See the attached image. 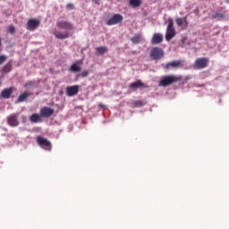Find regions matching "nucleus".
<instances>
[{"label": "nucleus", "instance_id": "obj_30", "mask_svg": "<svg viewBox=\"0 0 229 229\" xmlns=\"http://www.w3.org/2000/svg\"><path fill=\"white\" fill-rule=\"evenodd\" d=\"M136 105L137 106H142V101H137Z\"/></svg>", "mask_w": 229, "mask_h": 229}, {"label": "nucleus", "instance_id": "obj_28", "mask_svg": "<svg viewBox=\"0 0 229 229\" xmlns=\"http://www.w3.org/2000/svg\"><path fill=\"white\" fill-rule=\"evenodd\" d=\"M9 33H11L12 35L15 33V27L13 25L9 26Z\"/></svg>", "mask_w": 229, "mask_h": 229}, {"label": "nucleus", "instance_id": "obj_26", "mask_svg": "<svg viewBox=\"0 0 229 229\" xmlns=\"http://www.w3.org/2000/svg\"><path fill=\"white\" fill-rule=\"evenodd\" d=\"M225 17V14L216 13L214 14V19H223Z\"/></svg>", "mask_w": 229, "mask_h": 229}, {"label": "nucleus", "instance_id": "obj_6", "mask_svg": "<svg viewBox=\"0 0 229 229\" xmlns=\"http://www.w3.org/2000/svg\"><path fill=\"white\" fill-rule=\"evenodd\" d=\"M124 17L122 16L121 13H115L113 15L112 18H110L106 22V26H115V24H119L120 22H123V20Z\"/></svg>", "mask_w": 229, "mask_h": 229}, {"label": "nucleus", "instance_id": "obj_18", "mask_svg": "<svg viewBox=\"0 0 229 229\" xmlns=\"http://www.w3.org/2000/svg\"><path fill=\"white\" fill-rule=\"evenodd\" d=\"M30 96H31V93L25 91L22 94H21L16 101V103H24V101H26V99H28V98H30Z\"/></svg>", "mask_w": 229, "mask_h": 229}, {"label": "nucleus", "instance_id": "obj_22", "mask_svg": "<svg viewBox=\"0 0 229 229\" xmlns=\"http://www.w3.org/2000/svg\"><path fill=\"white\" fill-rule=\"evenodd\" d=\"M96 49L98 55H105V53H108V47H98Z\"/></svg>", "mask_w": 229, "mask_h": 229}, {"label": "nucleus", "instance_id": "obj_5", "mask_svg": "<svg viewBox=\"0 0 229 229\" xmlns=\"http://www.w3.org/2000/svg\"><path fill=\"white\" fill-rule=\"evenodd\" d=\"M56 27L59 28V30H66L67 31H71L74 30V26L72 25V22L68 21H56Z\"/></svg>", "mask_w": 229, "mask_h": 229}, {"label": "nucleus", "instance_id": "obj_19", "mask_svg": "<svg viewBox=\"0 0 229 229\" xmlns=\"http://www.w3.org/2000/svg\"><path fill=\"white\" fill-rule=\"evenodd\" d=\"M131 42H132V44H140V42H142V35H140V34H135V35L131 38Z\"/></svg>", "mask_w": 229, "mask_h": 229}, {"label": "nucleus", "instance_id": "obj_24", "mask_svg": "<svg viewBox=\"0 0 229 229\" xmlns=\"http://www.w3.org/2000/svg\"><path fill=\"white\" fill-rule=\"evenodd\" d=\"M4 72H10L12 71V64L8 63L3 68Z\"/></svg>", "mask_w": 229, "mask_h": 229}, {"label": "nucleus", "instance_id": "obj_17", "mask_svg": "<svg viewBox=\"0 0 229 229\" xmlns=\"http://www.w3.org/2000/svg\"><path fill=\"white\" fill-rule=\"evenodd\" d=\"M30 123H42V116L37 113H34L30 116Z\"/></svg>", "mask_w": 229, "mask_h": 229}, {"label": "nucleus", "instance_id": "obj_11", "mask_svg": "<svg viewBox=\"0 0 229 229\" xmlns=\"http://www.w3.org/2000/svg\"><path fill=\"white\" fill-rule=\"evenodd\" d=\"M39 114H40L41 117H45L47 119V118L51 117V115H53V114H55V109H53L51 107L45 106L40 109Z\"/></svg>", "mask_w": 229, "mask_h": 229}, {"label": "nucleus", "instance_id": "obj_27", "mask_svg": "<svg viewBox=\"0 0 229 229\" xmlns=\"http://www.w3.org/2000/svg\"><path fill=\"white\" fill-rule=\"evenodd\" d=\"M89 70H84V71H82L81 72V78H87V76H89Z\"/></svg>", "mask_w": 229, "mask_h": 229}, {"label": "nucleus", "instance_id": "obj_21", "mask_svg": "<svg viewBox=\"0 0 229 229\" xmlns=\"http://www.w3.org/2000/svg\"><path fill=\"white\" fill-rule=\"evenodd\" d=\"M140 87H144V84L142 83V81L138 80L135 82L131 83L130 89H139Z\"/></svg>", "mask_w": 229, "mask_h": 229}, {"label": "nucleus", "instance_id": "obj_25", "mask_svg": "<svg viewBox=\"0 0 229 229\" xmlns=\"http://www.w3.org/2000/svg\"><path fill=\"white\" fill-rule=\"evenodd\" d=\"M8 60V56L2 55H0V65H3V63Z\"/></svg>", "mask_w": 229, "mask_h": 229}, {"label": "nucleus", "instance_id": "obj_23", "mask_svg": "<svg viewBox=\"0 0 229 229\" xmlns=\"http://www.w3.org/2000/svg\"><path fill=\"white\" fill-rule=\"evenodd\" d=\"M70 71L72 72H80L81 71V67L78 66V64H74L70 67Z\"/></svg>", "mask_w": 229, "mask_h": 229}, {"label": "nucleus", "instance_id": "obj_29", "mask_svg": "<svg viewBox=\"0 0 229 229\" xmlns=\"http://www.w3.org/2000/svg\"><path fill=\"white\" fill-rule=\"evenodd\" d=\"M66 8H67L68 10H74V5H73L72 4H68L66 5Z\"/></svg>", "mask_w": 229, "mask_h": 229}, {"label": "nucleus", "instance_id": "obj_15", "mask_svg": "<svg viewBox=\"0 0 229 229\" xmlns=\"http://www.w3.org/2000/svg\"><path fill=\"white\" fill-rule=\"evenodd\" d=\"M175 22L177 26H179V28H182V27L187 28V26H189V21H187V17L177 18L175 20Z\"/></svg>", "mask_w": 229, "mask_h": 229}, {"label": "nucleus", "instance_id": "obj_1", "mask_svg": "<svg viewBox=\"0 0 229 229\" xmlns=\"http://www.w3.org/2000/svg\"><path fill=\"white\" fill-rule=\"evenodd\" d=\"M182 75H165L161 77L159 81V87H170V85H174V83H178L182 81Z\"/></svg>", "mask_w": 229, "mask_h": 229}, {"label": "nucleus", "instance_id": "obj_32", "mask_svg": "<svg viewBox=\"0 0 229 229\" xmlns=\"http://www.w3.org/2000/svg\"><path fill=\"white\" fill-rule=\"evenodd\" d=\"M0 46H1V42H0Z\"/></svg>", "mask_w": 229, "mask_h": 229}, {"label": "nucleus", "instance_id": "obj_13", "mask_svg": "<svg viewBox=\"0 0 229 229\" xmlns=\"http://www.w3.org/2000/svg\"><path fill=\"white\" fill-rule=\"evenodd\" d=\"M178 67H183V62L182 61H172L171 63H167L165 64V69L169 71V69H176Z\"/></svg>", "mask_w": 229, "mask_h": 229}, {"label": "nucleus", "instance_id": "obj_8", "mask_svg": "<svg viewBox=\"0 0 229 229\" xmlns=\"http://www.w3.org/2000/svg\"><path fill=\"white\" fill-rule=\"evenodd\" d=\"M37 142H38V146L45 148V149H47V151H51V141H49V140H47L42 136H38Z\"/></svg>", "mask_w": 229, "mask_h": 229}, {"label": "nucleus", "instance_id": "obj_2", "mask_svg": "<svg viewBox=\"0 0 229 229\" xmlns=\"http://www.w3.org/2000/svg\"><path fill=\"white\" fill-rule=\"evenodd\" d=\"M174 22L173 21V19H168V25L166 27V32H165V41L169 42L171 41L173 38H174V37H176V30H174Z\"/></svg>", "mask_w": 229, "mask_h": 229}, {"label": "nucleus", "instance_id": "obj_3", "mask_svg": "<svg viewBox=\"0 0 229 229\" xmlns=\"http://www.w3.org/2000/svg\"><path fill=\"white\" fill-rule=\"evenodd\" d=\"M150 58L152 60H162L164 58V49L158 47H154L150 50Z\"/></svg>", "mask_w": 229, "mask_h": 229}, {"label": "nucleus", "instance_id": "obj_14", "mask_svg": "<svg viewBox=\"0 0 229 229\" xmlns=\"http://www.w3.org/2000/svg\"><path fill=\"white\" fill-rule=\"evenodd\" d=\"M12 94H13V88L4 89L1 92V96L2 98H4V99H10V98L12 97Z\"/></svg>", "mask_w": 229, "mask_h": 229}, {"label": "nucleus", "instance_id": "obj_7", "mask_svg": "<svg viewBox=\"0 0 229 229\" xmlns=\"http://www.w3.org/2000/svg\"><path fill=\"white\" fill-rule=\"evenodd\" d=\"M7 124L13 128L19 126V113L11 114L7 116Z\"/></svg>", "mask_w": 229, "mask_h": 229}, {"label": "nucleus", "instance_id": "obj_16", "mask_svg": "<svg viewBox=\"0 0 229 229\" xmlns=\"http://www.w3.org/2000/svg\"><path fill=\"white\" fill-rule=\"evenodd\" d=\"M54 35H55V38H58L59 40H64L65 38H69L68 31H64V32L54 31Z\"/></svg>", "mask_w": 229, "mask_h": 229}, {"label": "nucleus", "instance_id": "obj_10", "mask_svg": "<svg viewBox=\"0 0 229 229\" xmlns=\"http://www.w3.org/2000/svg\"><path fill=\"white\" fill-rule=\"evenodd\" d=\"M78 92H80V87L78 85L68 86L66 88V96H68V98L78 95Z\"/></svg>", "mask_w": 229, "mask_h": 229}, {"label": "nucleus", "instance_id": "obj_9", "mask_svg": "<svg viewBox=\"0 0 229 229\" xmlns=\"http://www.w3.org/2000/svg\"><path fill=\"white\" fill-rule=\"evenodd\" d=\"M40 26V21L38 19H30L27 21V30L29 31H35Z\"/></svg>", "mask_w": 229, "mask_h": 229}, {"label": "nucleus", "instance_id": "obj_31", "mask_svg": "<svg viewBox=\"0 0 229 229\" xmlns=\"http://www.w3.org/2000/svg\"><path fill=\"white\" fill-rule=\"evenodd\" d=\"M98 106H99V108H106V106L103 104H99Z\"/></svg>", "mask_w": 229, "mask_h": 229}, {"label": "nucleus", "instance_id": "obj_12", "mask_svg": "<svg viewBox=\"0 0 229 229\" xmlns=\"http://www.w3.org/2000/svg\"><path fill=\"white\" fill-rule=\"evenodd\" d=\"M164 42V35L161 33H154L151 38L152 46H157V44H162Z\"/></svg>", "mask_w": 229, "mask_h": 229}, {"label": "nucleus", "instance_id": "obj_20", "mask_svg": "<svg viewBox=\"0 0 229 229\" xmlns=\"http://www.w3.org/2000/svg\"><path fill=\"white\" fill-rule=\"evenodd\" d=\"M129 4L132 8H139V6H140V4H142V1L141 0H129Z\"/></svg>", "mask_w": 229, "mask_h": 229}, {"label": "nucleus", "instance_id": "obj_4", "mask_svg": "<svg viewBox=\"0 0 229 229\" xmlns=\"http://www.w3.org/2000/svg\"><path fill=\"white\" fill-rule=\"evenodd\" d=\"M209 62L208 57H199L194 63V67L196 69H206V67H208Z\"/></svg>", "mask_w": 229, "mask_h": 229}]
</instances>
